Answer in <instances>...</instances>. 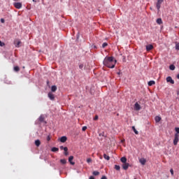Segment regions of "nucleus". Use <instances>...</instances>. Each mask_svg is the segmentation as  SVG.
Returning <instances> with one entry per match:
<instances>
[{
    "mask_svg": "<svg viewBox=\"0 0 179 179\" xmlns=\"http://www.w3.org/2000/svg\"><path fill=\"white\" fill-rule=\"evenodd\" d=\"M0 21H1V23H5V20H4V19H3V18H2V19H1V20H0Z\"/></svg>",
    "mask_w": 179,
    "mask_h": 179,
    "instance_id": "obj_39",
    "label": "nucleus"
},
{
    "mask_svg": "<svg viewBox=\"0 0 179 179\" xmlns=\"http://www.w3.org/2000/svg\"><path fill=\"white\" fill-rule=\"evenodd\" d=\"M170 172H171V175L173 176V169H171L170 170Z\"/></svg>",
    "mask_w": 179,
    "mask_h": 179,
    "instance_id": "obj_40",
    "label": "nucleus"
},
{
    "mask_svg": "<svg viewBox=\"0 0 179 179\" xmlns=\"http://www.w3.org/2000/svg\"><path fill=\"white\" fill-rule=\"evenodd\" d=\"M164 0H157V8L158 10V11H159V9L161 8V4L163 3Z\"/></svg>",
    "mask_w": 179,
    "mask_h": 179,
    "instance_id": "obj_4",
    "label": "nucleus"
},
{
    "mask_svg": "<svg viewBox=\"0 0 179 179\" xmlns=\"http://www.w3.org/2000/svg\"><path fill=\"white\" fill-rule=\"evenodd\" d=\"M157 23L158 24H162L163 22H162V19L161 18H158L157 20Z\"/></svg>",
    "mask_w": 179,
    "mask_h": 179,
    "instance_id": "obj_20",
    "label": "nucleus"
},
{
    "mask_svg": "<svg viewBox=\"0 0 179 179\" xmlns=\"http://www.w3.org/2000/svg\"><path fill=\"white\" fill-rule=\"evenodd\" d=\"M4 45H5V43H3V42H1V41H0V46H1V47H3V46H4Z\"/></svg>",
    "mask_w": 179,
    "mask_h": 179,
    "instance_id": "obj_34",
    "label": "nucleus"
},
{
    "mask_svg": "<svg viewBox=\"0 0 179 179\" xmlns=\"http://www.w3.org/2000/svg\"><path fill=\"white\" fill-rule=\"evenodd\" d=\"M60 163L62 164H66V159H60Z\"/></svg>",
    "mask_w": 179,
    "mask_h": 179,
    "instance_id": "obj_22",
    "label": "nucleus"
},
{
    "mask_svg": "<svg viewBox=\"0 0 179 179\" xmlns=\"http://www.w3.org/2000/svg\"><path fill=\"white\" fill-rule=\"evenodd\" d=\"M117 61L113 57H106L103 60V65L110 69H113Z\"/></svg>",
    "mask_w": 179,
    "mask_h": 179,
    "instance_id": "obj_1",
    "label": "nucleus"
},
{
    "mask_svg": "<svg viewBox=\"0 0 179 179\" xmlns=\"http://www.w3.org/2000/svg\"><path fill=\"white\" fill-rule=\"evenodd\" d=\"M92 174H93L94 176H99V175H100V172H99V171H94L92 173Z\"/></svg>",
    "mask_w": 179,
    "mask_h": 179,
    "instance_id": "obj_24",
    "label": "nucleus"
},
{
    "mask_svg": "<svg viewBox=\"0 0 179 179\" xmlns=\"http://www.w3.org/2000/svg\"><path fill=\"white\" fill-rule=\"evenodd\" d=\"M51 150H52V152H57V151L59 150V149L58 148L54 147V148H52L51 149Z\"/></svg>",
    "mask_w": 179,
    "mask_h": 179,
    "instance_id": "obj_23",
    "label": "nucleus"
},
{
    "mask_svg": "<svg viewBox=\"0 0 179 179\" xmlns=\"http://www.w3.org/2000/svg\"><path fill=\"white\" fill-rule=\"evenodd\" d=\"M178 141H179V134H175V138H174V140H173V144L175 145H176L178 144Z\"/></svg>",
    "mask_w": 179,
    "mask_h": 179,
    "instance_id": "obj_2",
    "label": "nucleus"
},
{
    "mask_svg": "<svg viewBox=\"0 0 179 179\" xmlns=\"http://www.w3.org/2000/svg\"><path fill=\"white\" fill-rule=\"evenodd\" d=\"M177 78H178V79H179V73H178V75L177 76Z\"/></svg>",
    "mask_w": 179,
    "mask_h": 179,
    "instance_id": "obj_45",
    "label": "nucleus"
},
{
    "mask_svg": "<svg viewBox=\"0 0 179 179\" xmlns=\"http://www.w3.org/2000/svg\"><path fill=\"white\" fill-rule=\"evenodd\" d=\"M129 164H128V163H123V164H122V169H124V170H127V169L129 168Z\"/></svg>",
    "mask_w": 179,
    "mask_h": 179,
    "instance_id": "obj_7",
    "label": "nucleus"
},
{
    "mask_svg": "<svg viewBox=\"0 0 179 179\" xmlns=\"http://www.w3.org/2000/svg\"><path fill=\"white\" fill-rule=\"evenodd\" d=\"M153 48H154V47H153L152 45H148L146 46V50H147L148 52L152 50Z\"/></svg>",
    "mask_w": 179,
    "mask_h": 179,
    "instance_id": "obj_8",
    "label": "nucleus"
},
{
    "mask_svg": "<svg viewBox=\"0 0 179 179\" xmlns=\"http://www.w3.org/2000/svg\"><path fill=\"white\" fill-rule=\"evenodd\" d=\"M108 45V44L107 43H103L102 45V48H106V47H107Z\"/></svg>",
    "mask_w": 179,
    "mask_h": 179,
    "instance_id": "obj_29",
    "label": "nucleus"
},
{
    "mask_svg": "<svg viewBox=\"0 0 179 179\" xmlns=\"http://www.w3.org/2000/svg\"><path fill=\"white\" fill-rule=\"evenodd\" d=\"M84 66H85L83 64H81L79 65V69L83 70Z\"/></svg>",
    "mask_w": 179,
    "mask_h": 179,
    "instance_id": "obj_31",
    "label": "nucleus"
},
{
    "mask_svg": "<svg viewBox=\"0 0 179 179\" xmlns=\"http://www.w3.org/2000/svg\"><path fill=\"white\" fill-rule=\"evenodd\" d=\"M13 6L17 9H20L22 7V4L21 3H13Z\"/></svg>",
    "mask_w": 179,
    "mask_h": 179,
    "instance_id": "obj_5",
    "label": "nucleus"
},
{
    "mask_svg": "<svg viewBox=\"0 0 179 179\" xmlns=\"http://www.w3.org/2000/svg\"><path fill=\"white\" fill-rule=\"evenodd\" d=\"M86 129H87V127H86V126H85V127H83L82 128V130H83V131H86Z\"/></svg>",
    "mask_w": 179,
    "mask_h": 179,
    "instance_id": "obj_33",
    "label": "nucleus"
},
{
    "mask_svg": "<svg viewBox=\"0 0 179 179\" xmlns=\"http://www.w3.org/2000/svg\"><path fill=\"white\" fill-rule=\"evenodd\" d=\"M38 120H39L40 122H44V120H45V117L43 116V115H41V116L39 117V118H38Z\"/></svg>",
    "mask_w": 179,
    "mask_h": 179,
    "instance_id": "obj_18",
    "label": "nucleus"
},
{
    "mask_svg": "<svg viewBox=\"0 0 179 179\" xmlns=\"http://www.w3.org/2000/svg\"><path fill=\"white\" fill-rule=\"evenodd\" d=\"M48 95L50 100H55V94H53L52 92H49Z\"/></svg>",
    "mask_w": 179,
    "mask_h": 179,
    "instance_id": "obj_6",
    "label": "nucleus"
},
{
    "mask_svg": "<svg viewBox=\"0 0 179 179\" xmlns=\"http://www.w3.org/2000/svg\"><path fill=\"white\" fill-rule=\"evenodd\" d=\"M22 42L19 39H16L14 41V45L16 48H20Z\"/></svg>",
    "mask_w": 179,
    "mask_h": 179,
    "instance_id": "obj_3",
    "label": "nucleus"
},
{
    "mask_svg": "<svg viewBox=\"0 0 179 179\" xmlns=\"http://www.w3.org/2000/svg\"><path fill=\"white\" fill-rule=\"evenodd\" d=\"M134 179H136V178H134Z\"/></svg>",
    "mask_w": 179,
    "mask_h": 179,
    "instance_id": "obj_46",
    "label": "nucleus"
},
{
    "mask_svg": "<svg viewBox=\"0 0 179 179\" xmlns=\"http://www.w3.org/2000/svg\"><path fill=\"white\" fill-rule=\"evenodd\" d=\"M87 163L92 162V159L88 158V159H87Z\"/></svg>",
    "mask_w": 179,
    "mask_h": 179,
    "instance_id": "obj_37",
    "label": "nucleus"
},
{
    "mask_svg": "<svg viewBox=\"0 0 179 179\" xmlns=\"http://www.w3.org/2000/svg\"><path fill=\"white\" fill-rule=\"evenodd\" d=\"M115 169L117 170V171H119L120 169V166L119 165H115Z\"/></svg>",
    "mask_w": 179,
    "mask_h": 179,
    "instance_id": "obj_30",
    "label": "nucleus"
},
{
    "mask_svg": "<svg viewBox=\"0 0 179 179\" xmlns=\"http://www.w3.org/2000/svg\"><path fill=\"white\" fill-rule=\"evenodd\" d=\"M132 129L136 134H138V131L136 129L134 126L132 127Z\"/></svg>",
    "mask_w": 179,
    "mask_h": 179,
    "instance_id": "obj_26",
    "label": "nucleus"
},
{
    "mask_svg": "<svg viewBox=\"0 0 179 179\" xmlns=\"http://www.w3.org/2000/svg\"><path fill=\"white\" fill-rule=\"evenodd\" d=\"M13 69L15 72H19L20 71V69L19 66H15Z\"/></svg>",
    "mask_w": 179,
    "mask_h": 179,
    "instance_id": "obj_21",
    "label": "nucleus"
},
{
    "mask_svg": "<svg viewBox=\"0 0 179 179\" xmlns=\"http://www.w3.org/2000/svg\"><path fill=\"white\" fill-rule=\"evenodd\" d=\"M103 157H104V159H106L107 160H110V156L106 155V154L103 155Z\"/></svg>",
    "mask_w": 179,
    "mask_h": 179,
    "instance_id": "obj_27",
    "label": "nucleus"
},
{
    "mask_svg": "<svg viewBox=\"0 0 179 179\" xmlns=\"http://www.w3.org/2000/svg\"><path fill=\"white\" fill-rule=\"evenodd\" d=\"M139 162H140V163H141L142 165H145V163H146V160H145V159H144V158H141V159H139Z\"/></svg>",
    "mask_w": 179,
    "mask_h": 179,
    "instance_id": "obj_12",
    "label": "nucleus"
},
{
    "mask_svg": "<svg viewBox=\"0 0 179 179\" xmlns=\"http://www.w3.org/2000/svg\"><path fill=\"white\" fill-rule=\"evenodd\" d=\"M120 161L123 163V164H125L127 163V158L125 157H122L121 159H120Z\"/></svg>",
    "mask_w": 179,
    "mask_h": 179,
    "instance_id": "obj_17",
    "label": "nucleus"
},
{
    "mask_svg": "<svg viewBox=\"0 0 179 179\" xmlns=\"http://www.w3.org/2000/svg\"><path fill=\"white\" fill-rule=\"evenodd\" d=\"M89 179H94V176H90Z\"/></svg>",
    "mask_w": 179,
    "mask_h": 179,
    "instance_id": "obj_43",
    "label": "nucleus"
},
{
    "mask_svg": "<svg viewBox=\"0 0 179 179\" xmlns=\"http://www.w3.org/2000/svg\"><path fill=\"white\" fill-rule=\"evenodd\" d=\"M175 130H176V134H179V127H176L175 128Z\"/></svg>",
    "mask_w": 179,
    "mask_h": 179,
    "instance_id": "obj_32",
    "label": "nucleus"
},
{
    "mask_svg": "<svg viewBox=\"0 0 179 179\" xmlns=\"http://www.w3.org/2000/svg\"><path fill=\"white\" fill-rule=\"evenodd\" d=\"M60 150H64V148H65V147H64L63 145L59 147Z\"/></svg>",
    "mask_w": 179,
    "mask_h": 179,
    "instance_id": "obj_42",
    "label": "nucleus"
},
{
    "mask_svg": "<svg viewBox=\"0 0 179 179\" xmlns=\"http://www.w3.org/2000/svg\"><path fill=\"white\" fill-rule=\"evenodd\" d=\"M46 140H47L48 141H50L51 140L50 136H48Z\"/></svg>",
    "mask_w": 179,
    "mask_h": 179,
    "instance_id": "obj_36",
    "label": "nucleus"
},
{
    "mask_svg": "<svg viewBox=\"0 0 179 179\" xmlns=\"http://www.w3.org/2000/svg\"><path fill=\"white\" fill-rule=\"evenodd\" d=\"M40 0H33L34 2H38Z\"/></svg>",
    "mask_w": 179,
    "mask_h": 179,
    "instance_id": "obj_44",
    "label": "nucleus"
},
{
    "mask_svg": "<svg viewBox=\"0 0 179 179\" xmlns=\"http://www.w3.org/2000/svg\"><path fill=\"white\" fill-rule=\"evenodd\" d=\"M166 81H167V83H171V84H174L175 83L174 80L170 76H169L166 78Z\"/></svg>",
    "mask_w": 179,
    "mask_h": 179,
    "instance_id": "obj_9",
    "label": "nucleus"
},
{
    "mask_svg": "<svg viewBox=\"0 0 179 179\" xmlns=\"http://www.w3.org/2000/svg\"><path fill=\"white\" fill-rule=\"evenodd\" d=\"M161 120H162V118H161L160 117H159V116H156V117H155V122H160Z\"/></svg>",
    "mask_w": 179,
    "mask_h": 179,
    "instance_id": "obj_19",
    "label": "nucleus"
},
{
    "mask_svg": "<svg viewBox=\"0 0 179 179\" xmlns=\"http://www.w3.org/2000/svg\"><path fill=\"white\" fill-rule=\"evenodd\" d=\"M41 144V142L40 140H36L35 141V145L37 146V147H39Z\"/></svg>",
    "mask_w": 179,
    "mask_h": 179,
    "instance_id": "obj_14",
    "label": "nucleus"
},
{
    "mask_svg": "<svg viewBox=\"0 0 179 179\" xmlns=\"http://www.w3.org/2000/svg\"><path fill=\"white\" fill-rule=\"evenodd\" d=\"M101 179H107V176H102V178Z\"/></svg>",
    "mask_w": 179,
    "mask_h": 179,
    "instance_id": "obj_41",
    "label": "nucleus"
},
{
    "mask_svg": "<svg viewBox=\"0 0 179 179\" xmlns=\"http://www.w3.org/2000/svg\"><path fill=\"white\" fill-rule=\"evenodd\" d=\"M134 109L137 111L141 109V106L138 103H136L134 105Z\"/></svg>",
    "mask_w": 179,
    "mask_h": 179,
    "instance_id": "obj_10",
    "label": "nucleus"
},
{
    "mask_svg": "<svg viewBox=\"0 0 179 179\" xmlns=\"http://www.w3.org/2000/svg\"><path fill=\"white\" fill-rule=\"evenodd\" d=\"M155 82L153 81V80H151L150 82H148V85L149 86H152V85H155Z\"/></svg>",
    "mask_w": 179,
    "mask_h": 179,
    "instance_id": "obj_25",
    "label": "nucleus"
},
{
    "mask_svg": "<svg viewBox=\"0 0 179 179\" xmlns=\"http://www.w3.org/2000/svg\"><path fill=\"white\" fill-rule=\"evenodd\" d=\"M57 90V87L56 85H53L51 87V91L55 92Z\"/></svg>",
    "mask_w": 179,
    "mask_h": 179,
    "instance_id": "obj_13",
    "label": "nucleus"
},
{
    "mask_svg": "<svg viewBox=\"0 0 179 179\" xmlns=\"http://www.w3.org/2000/svg\"><path fill=\"white\" fill-rule=\"evenodd\" d=\"M64 155L68 156V155H69V153L68 152V148L64 147Z\"/></svg>",
    "mask_w": 179,
    "mask_h": 179,
    "instance_id": "obj_16",
    "label": "nucleus"
},
{
    "mask_svg": "<svg viewBox=\"0 0 179 179\" xmlns=\"http://www.w3.org/2000/svg\"><path fill=\"white\" fill-rule=\"evenodd\" d=\"M176 49L178 50H179V43H177V44L176 45Z\"/></svg>",
    "mask_w": 179,
    "mask_h": 179,
    "instance_id": "obj_35",
    "label": "nucleus"
},
{
    "mask_svg": "<svg viewBox=\"0 0 179 179\" xmlns=\"http://www.w3.org/2000/svg\"><path fill=\"white\" fill-rule=\"evenodd\" d=\"M169 69L171 70V71H173V70H175V69H176V67H175V66L174 65H171L170 66H169Z\"/></svg>",
    "mask_w": 179,
    "mask_h": 179,
    "instance_id": "obj_28",
    "label": "nucleus"
},
{
    "mask_svg": "<svg viewBox=\"0 0 179 179\" xmlns=\"http://www.w3.org/2000/svg\"><path fill=\"white\" fill-rule=\"evenodd\" d=\"M66 136H62L61 138H60V141L62 142V143H65L66 141Z\"/></svg>",
    "mask_w": 179,
    "mask_h": 179,
    "instance_id": "obj_15",
    "label": "nucleus"
},
{
    "mask_svg": "<svg viewBox=\"0 0 179 179\" xmlns=\"http://www.w3.org/2000/svg\"><path fill=\"white\" fill-rule=\"evenodd\" d=\"M99 120V116L98 115H96L94 118V120Z\"/></svg>",
    "mask_w": 179,
    "mask_h": 179,
    "instance_id": "obj_38",
    "label": "nucleus"
},
{
    "mask_svg": "<svg viewBox=\"0 0 179 179\" xmlns=\"http://www.w3.org/2000/svg\"><path fill=\"white\" fill-rule=\"evenodd\" d=\"M72 160H73V156H70L69 157V162H70V164L71 165H74L75 164V162H72Z\"/></svg>",
    "mask_w": 179,
    "mask_h": 179,
    "instance_id": "obj_11",
    "label": "nucleus"
}]
</instances>
